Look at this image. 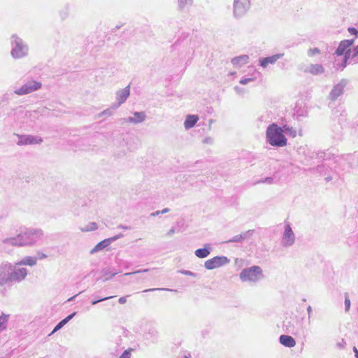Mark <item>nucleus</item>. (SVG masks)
Segmentation results:
<instances>
[{
	"mask_svg": "<svg viewBox=\"0 0 358 358\" xmlns=\"http://www.w3.org/2000/svg\"><path fill=\"white\" fill-rule=\"evenodd\" d=\"M358 55V45L353 49L352 53V57H355Z\"/></svg>",
	"mask_w": 358,
	"mask_h": 358,
	"instance_id": "nucleus-29",
	"label": "nucleus"
},
{
	"mask_svg": "<svg viewBox=\"0 0 358 358\" xmlns=\"http://www.w3.org/2000/svg\"><path fill=\"white\" fill-rule=\"evenodd\" d=\"M283 127L276 124H271L266 130V137L268 143L273 146L282 147L287 145V139L283 135Z\"/></svg>",
	"mask_w": 358,
	"mask_h": 358,
	"instance_id": "nucleus-1",
	"label": "nucleus"
},
{
	"mask_svg": "<svg viewBox=\"0 0 358 358\" xmlns=\"http://www.w3.org/2000/svg\"><path fill=\"white\" fill-rule=\"evenodd\" d=\"M250 6L249 0H234V13L237 17L243 15Z\"/></svg>",
	"mask_w": 358,
	"mask_h": 358,
	"instance_id": "nucleus-5",
	"label": "nucleus"
},
{
	"mask_svg": "<svg viewBox=\"0 0 358 358\" xmlns=\"http://www.w3.org/2000/svg\"><path fill=\"white\" fill-rule=\"evenodd\" d=\"M27 48L22 41H15V45L13 48L11 54L15 58H21L27 54Z\"/></svg>",
	"mask_w": 358,
	"mask_h": 358,
	"instance_id": "nucleus-8",
	"label": "nucleus"
},
{
	"mask_svg": "<svg viewBox=\"0 0 358 358\" xmlns=\"http://www.w3.org/2000/svg\"><path fill=\"white\" fill-rule=\"evenodd\" d=\"M180 8H183L187 5V0H178Z\"/></svg>",
	"mask_w": 358,
	"mask_h": 358,
	"instance_id": "nucleus-28",
	"label": "nucleus"
},
{
	"mask_svg": "<svg viewBox=\"0 0 358 358\" xmlns=\"http://www.w3.org/2000/svg\"><path fill=\"white\" fill-rule=\"evenodd\" d=\"M255 80V78H244L240 80V83L242 85H246L248 82L254 81Z\"/></svg>",
	"mask_w": 358,
	"mask_h": 358,
	"instance_id": "nucleus-26",
	"label": "nucleus"
},
{
	"mask_svg": "<svg viewBox=\"0 0 358 358\" xmlns=\"http://www.w3.org/2000/svg\"><path fill=\"white\" fill-rule=\"evenodd\" d=\"M345 310H348L350 308V301L348 296H346L345 299Z\"/></svg>",
	"mask_w": 358,
	"mask_h": 358,
	"instance_id": "nucleus-27",
	"label": "nucleus"
},
{
	"mask_svg": "<svg viewBox=\"0 0 358 358\" xmlns=\"http://www.w3.org/2000/svg\"><path fill=\"white\" fill-rule=\"evenodd\" d=\"M118 301L121 304H124L127 302V298L125 296H122L119 298Z\"/></svg>",
	"mask_w": 358,
	"mask_h": 358,
	"instance_id": "nucleus-31",
	"label": "nucleus"
},
{
	"mask_svg": "<svg viewBox=\"0 0 358 358\" xmlns=\"http://www.w3.org/2000/svg\"><path fill=\"white\" fill-rule=\"evenodd\" d=\"M348 30L351 34L355 35L356 38L358 37V31L355 28L349 27Z\"/></svg>",
	"mask_w": 358,
	"mask_h": 358,
	"instance_id": "nucleus-25",
	"label": "nucleus"
},
{
	"mask_svg": "<svg viewBox=\"0 0 358 358\" xmlns=\"http://www.w3.org/2000/svg\"><path fill=\"white\" fill-rule=\"evenodd\" d=\"M145 113L143 112H136L134 113V117H129L126 120L127 122L140 123L145 120Z\"/></svg>",
	"mask_w": 358,
	"mask_h": 358,
	"instance_id": "nucleus-17",
	"label": "nucleus"
},
{
	"mask_svg": "<svg viewBox=\"0 0 358 358\" xmlns=\"http://www.w3.org/2000/svg\"><path fill=\"white\" fill-rule=\"evenodd\" d=\"M131 351H132V349H128V350H125L122 353V355L120 357V358H130Z\"/></svg>",
	"mask_w": 358,
	"mask_h": 358,
	"instance_id": "nucleus-22",
	"label": "nucleus"
},
{
	"mask_svg": "<svg viewBox=\"0 0 358 358\" xmlns=\"http://www.w3.org/2000/svg\"><path fill=\"white\" fill-rule=\"evenodd\" d=\"M41 142H42V139L41 138L33 136H24L21 138L20 141V143L24 145L40 143Z\"/></svg>",
	"mask_w": 358,
	"mask_h": 358,
	"instance_id": "nucleus-14",
	"label": "nucleus"
},
{
	"mask_svg": "<svg viewBox=\"0 0 358 358\" xmlns=\"http://www.w3.org/2000/svg\"><path fill=\"white\" fill-rule=\"evenodd\" d=\"M42 85L40 82L31 80L22 85L21 87L15 90V93L18 95L27 94L31 93L41 87Z\"/></svg>",
	"mask_w": 358,
	"mask_h": 358,
	"instance_id": "nucleus-4",
	"label": "nucleus"
},
{
	"mask_svg": "<svg viewBox=\"0 0 358 358\" xmlns=\"http://www.w3.org/2000/svg\"><path fill=\"white\" fill-rule=\"evenodd\" d=\"M354 352H355V354L357 357H358V350L356 348H354Z\"/></svg>",
	"mask_w": 358,
	"mask_h": 358,
	"instance_id": "nucleus-38",
	"label": "nucleus"
},
{
	"mask_svg": "<svg viewBox=\"0 0 358 358\" xmlns=\"http://www.w3.org/2000/svg\"><path fill=\"white\" fill-rule=\"evenodd\" d=\"M210 254L208 248H199L195 251V255L199 258H205Z\"/></svg>",
	"mask_w": 358,
	"mask_h": 358,
	"instance_id": "nucleus-18",
	"label": "nucleus"
},
{
	"mask_svg": "<svg viewBox=\"0 0 358 358\" xmlns=\"http://www.w3.org/2000/svg\"><path fill=\"white\" fill-rule=\"evenodd\" d=\"M320 53V50L317 48H310L309 50H308V55L309 56H313L316 54H318Z\"/></svg>",
	"mask_w": 358,
	"mask_h": 358,
	"instance_id": "nucleus-23",
	"label": "nucleus"
},
{
	"mask_svg": "<svg viewBox=\"0 0 358 358\" xmlns=\"http://www.w3.org/2000/svg\"><path fill=\"white\" fill-rule=\"evenodd\" d=\"M36 263V260L32 257H28L25 258L24 259L20 261L17 264V265H29V266H34Z\"/></svg>",
	"mask_w": 358,
	"mask_h": 358,
	"instance_id": "nucleus-19",
	"label": "nucleus"
},
{
	"mask_svg": "<svg viewBox=\"0 0 358 358\" xmlns=\"http://www.w3.org/2000/svg\"><path fill=\"white\" fill-rule=\"evenodd\" d=\"M74 314H72V315H69L68 317H66L65 319L62 320V323H64V324H65L70 319H71L73 317Z\"/></svg>",
	"mask_w": 358,
	"mask_h": 358,
	"instance_id": "nucleus-33",
	"label": "nucleus"
},
{
	"mask_svg": "<svg viewBox=\"0 0 358 358\" xmlns=\"http://www.w3.org/2000/svg\"><path fill=\"white\" fill-rule=\"evenodd\" d=\"M129 92L128 90L123 92V95H124V99L129 96Z\"/></svg>",
	"mask_w": 358,
	"mask_h": 358,
	"instance_id": "nucleus-37",
	"label": "nucleus"
},
{
	"mask_svg": "<svg viewBox=\"0 0 358 358\" xmlns=\"http://www.w3.org/2000/svg\"><path fill=\"white\" fill-rule=\"evenodd\" d=\"M11 266L4 265L0 267V285H3L10 280L9 271Z\"/></svg>",
	"mask_w": 358,
	"mask_h": 358,
	"instance_id": "nucleus-10",
	"label": "nucleus"
},
{
	"mask_svg": "<svg viewBox=\"0 0 358 358\" xmlns=\"http://www.w3.org/2000/svg\"><path fill=\"white\" fill-rule=\"evenodd\" d=\"M283 242L286 245H291L294 242V233L289 224H287L285 227V230L283 235Z\"/></svg>",
	"mask_w": 358,
	"mask_h": 358,
	"instance_id": "nucleus-9",
	"label": "nucleus"
},
{
	"mask_svg": "<svg viewBox=\"0 0 358 358\" xmlns=\"http://www.w3.org/2000/svg\"><path fill=\"white\" fill-rule=\"evenodd\" d=\"M154 290H155V289H145V290H144L143 292H145L154 291Z\"/></svg>",
	"mask_w": 358,
	"mask_h": 358,
	"instance_id": "nucleus-39",
	"label": "nucleus"
},
{
	"mask_svg": "<svg viewBox=\"0 0 358 358\" xmlns=\"http://www.w3.org/2000/svg\"><path fill=\"white\" fill-rule=\"evenodd\" d=\"M280 343L285 347L292 348L295 346L296 341L290 336L282 335L280 336Z\"/></svg>",
	"mask_w": 358,
	"mask_h": 358,
	"instance_id": "nucleus-13",
	"label": "nucleus"
},
{
	"mask_svg": "<svg viewBox=\"0 0 358 358\" xmlns=\"http://www.w3.org/2000/svg\"><path fill=\"white\" fill-rule=\"evenodd\" d=\"M186 358H187V357H186Z\"/></svg>",
	"mask_w": 358,
	"mask_h": 358,
	"instance_id": "nucleus-40",
	"label": "nucleus"
},
{
	"mask_svg": "<svg viewBox=\"0 0 358 358\" xmlns=\"http://www.w3.org/2000/svg\"><path fill=\"white\" fill-rule=\"evenodd\" d=\"M27 271L26 268H22L15 271L13 274H10V280H21L24 279L27 275Z\"/></svg>",
	"mask_w": 358,
	"mask_h": 358,
	"instance_id": "nucleus-16",
	"label": "nucleus"
},
{
	"mask_svg": "<svg viewBox=\"0 0 358 358\" xmlns=\"http://www.w3.org/2000/svg\"><path fill=\"white\" fill-rule=\"evenodd\" d=\"M42 235L41 231H34L25 232L19 236L23 241L21 245L30 244L36 241V238H40Z\"/></svg>",
	"mask_w": 358,
	"mask_h": 358,
	"instance_id": "nucleus-7",
	"label": "nucleus"
},
{
	"mask_svg": "<svg viewBox=\"0 0 358 358\" xmlns=\"http://www.w3.org/2000/svg\"><path fill=\"white\" fill-rule=\"evenodd\" d=\"M239 59H243V60H247L248 59V57L245 56V57H241L239 58H235L233 59V63H236V62H238Z\"/></svg>",
	"mask_w": 358,
	"mask_h": 358,
	"instance_id": "nucleus-34",
	"label": "nucleus"
},
{
	"mask_svg": "<svg viewBox=\"0 0 358 358\" xmlns=\"http://www.w3.org/2000/svg\"><path fill=\"white\" fill-rule=\"evenodd\" d=\"M97 228H98L97 227V224L96 223H94V222H92L91 223V226H90L89 229H90V230H95Z\"/></svg>",
	"mask_w": 358,
	"mask_h": 358,
	"instance_id": "nucleus-35",
	"label": "nucleus"
},
{
	"mask_svg": "<svg viewBox=\"0 0 358 358\" xmlns=\"http://www.w3.org/2000/svg\"><path fill=\"white\" fill-rule=\"evenodd\" d=\"M262 275V270L259 266H254L243 269L241 274L240 278L243 281H257Z\"/></svg>",
	"mask_w": 358,
	"mask_h": 358,
	"instance_id": "nucleus-2",
	"label": "nucleus"
},
{
	"mask_svg": "<svg viewBox=\"0 0 358 358\" xmlns=\"http://www.w3.org/2000/svg\"><path fill=\"white\" fill-rule=\"evenodd\" d=\"M282 55H274L271 57L262 58L259 60V64L263 67L266 68L269 64H273L275 62L280 58Z\"/></svg>",
	"mask_w": 358,
	"mask_h": 358,
	"instance_id": "nucleus-11",
	"label": "nucleus"
},
{
	"mask_svg": "<svg viewBox=\"0 0 358 358\" xmlns=\"http://www.w3.org/2000/svg\"><path fill=\"white\" fill-rule=\"evenodd\" d=\"M110 298H112V296L105 297V298H103V299H99V300H97V301H93V302H92V304H96V303H98V302H99V301H104V300H107V299H110Z\"/></svg>",
	"mask_w": 358,
	"mask_h": 358,
	"instance_id": "nucleus-36",
	"label": "nucleus"
},
{
	"mask_svg": "<svg viewBox=\"0 0 358 358\" xmlns=\"http://www.w3.org/2000/svg\"><path fill=\"white\" fill-rule=\"evenodd\" d=\"M64 323H62V321H61L56 327L54 329L53 332L57 331L58 329H59L62 326H64Z\"/></svg>",
	"mask_w": 358,
	"mask_h": 358,
	"instance_id": "nucleus-30",
	"label": "nucleus"
},
{
	"mask_svg": "<svg viewBox=\"0 0 358 358\" xmlns=\"http://www.w3.org/2000/svg\"><path fill=\"white\" fill-rule=\"evenodd\" d=\"M199 120V117L196 115H189L184 122L185 129L192 128Z\"/></svg>",
	"mask_w": 358,
	"mask_h": 358,
	"instance_id": "nucleus-15",
	"label": "nucleus"
},
{
	"mask_svg": "<svg viewBox=\"0 0 358 358\" xmlns=\"http://www.w3.org/2000/svg\"><path fill=\"white\" fill-rule=\"evenodd\" d=\"M284 132L294 138L296 136L297 131L296 129L293 128H289V127L285 125L283 126Z\"/></svg>",
	"mask_w": 358,
	"mask_h": 358,
	"instance_id": "nucleus-20",
	"label": "nucleus"
},
{
	"mask_svg": "<svg viewBox=\"0 0 358 358\" xmlns=\"http://www.w3.org/2000/svg\"><path fill=\"white\" fill-rule=\"evenodd\" d=\"M323 71V68L321 65H313L310 68V71L315 74L322 73Z\"/></svg>",
	"mask_w": 358,
	"mask_h": 358,
	"instance_id": "nucleus-21",
	"label": "nucleus"
},
{
	"mask_svg": "<svg viewBox=\"0 0 358 358\" xmlns=\"http://www.w3.org/2000/svg\"><path fill=\"white\" fill-rule=\"evenodd\" d=\"M229 262L226 257H215L205 262V267L208 270L219 268Z\"/></svg>",
	"mask_w": 358,
	"mask_h": 358,
	"instance_id": "nucleus-6",
	"label": "nucleus"
},
{
	"mask_svg": "<svg viewBox=\"0 0 358 358\" xmlns=\"http://www.w3.org/2000/svg\"><path fill=\"white\" fill-rule=\"evenodd\" d=\"M74 314H72V315H69L68 317H66L65 319L62 320V323H64V324H65L70 319H71L73 317Z\"/></svg>",
	"mask_w": 358,
	"mask_h": 358,
	"instance_id": "nucleus-32",
	"label": "nucleus"
},
{
	"mask_svg": "<svg viewBox=\"0 0 358 358\" xmlns=\"http://www.w3.org/2000/svg\"><path fill=\"white\" fill-rule=\"evenodd\" d=\"M354 43V40L353 39H351V40H344V41H342L336 51V53L338 55H345V62H346V61L352 57V51H351V49H350V47L353 45Z\"/></svg>",
	"mask_w": 358,
	"mask_h": 358,
	"instance_id": "nucleus-3",
	"label": "nucleus"
},
{
	"mask_svg": "<svg viewBox=\"0 0 358 358\" xmlns=\"http://www.w3.org/2000/svg\"><path fill=\"white\" fill-rule=\"evenodd\" d=\"M115 239H117V237L106 238L101 241L94 246V248L91 250V253L96 252L98 251L103 250V248L109 245V244Z\"/></svg>",
	"mask_w": 358,
	"mask_h": 358,
	"instance_id": "nucleus-12",
	"label": "nucleus"
},
{
	"mask_svg": "<svg viewBox=\"0 0 358 358\" xmlns=\"http://www.w3.org/2000/svg\"><path fill=\"white\" fill-rule=\"evenodd\" d=\"M7 322V316L2 315L0 316V329Z\"/></svg>",
	"mask_w": 358,
	"mask_h": 358,
	"instance_id": "nucleus-24",
	"label": "nucleus"
}]
</instances>
